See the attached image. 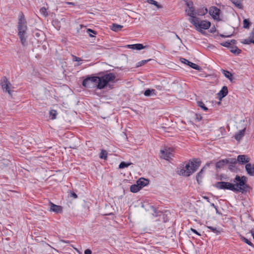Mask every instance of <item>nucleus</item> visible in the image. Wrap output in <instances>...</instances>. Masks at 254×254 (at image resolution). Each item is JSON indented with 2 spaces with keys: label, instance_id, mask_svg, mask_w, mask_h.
<instances>
[{
  "label": "nucleus",
  "instance_id": "1",
  "mask_svg": "<svg viewBox=\"0 0 254 254\" xmlns=\"http://www.w3.org/2000/svg\"><path fill=\"white\" fill-rule=\"evenodd\" d=\"M18 35L20 42L23 46L27 45V27L26 22L24 18V14L21 12L19 15L18 23L17 25Z\"/></svg>",
  "mask_w": 254,
  "mask_h": 254
},
{
  "label": "nucleus",
  "instance_id": "2",
  "mask_svg": "<svg viewBox=\"0 0 254 254\" xmlns=\"http://www.w3.org/2000/svg\"><path fill=\"white\" fill-rule=\"evenodd\" d=\"M247 178L246 177L239 176L236 175L233 180V185L235 189V191L241 192L242 193L246 192L249 189V186L247 184Z\"/></svg>",
  "mask_w": 254,
  "mask_h": 254
},
{
  "label": "nucleus",
  "instance_id": "3",
  "mask_svg": "<svg viewBox=\"0 0 254 254\" xmlns=\"http://www.w3.org/2000/svg\"><path fill=\"white\" fill-rule=\"evenodd\" d=\"M200 164V161L198 159L193 160L181 168L179 171V174L183 176H189L196 171Z\"/></svg>",
  "mask_w": 254,
  "mask_h": 254
},
{
  "label": "nucleus",
  "instance_id": "4",
  "mask_svg": "<svg viewBox=\"0 0 254 254\" xmlns=\"http://www.w3.org/2000/svg\"><path fill=\"white\" fill-rule=\"evenodd\" d=\"M116 78V76L113 73H109L99 77V82L98 85V89H101L104 88L107 84L114 81Z\"/></svg>",
  "mask_w": 254,
  "mask_h": 254
},
{
  "label": "nucleus",
  "instance_id": "5",
  "mask_svg": "<svg viewBox=\"0 0 254 254\" xmlns=\"http://www.w3.org/2000/svg\"><path fill=\"white\" fill-rule=\"evenodd\" d=\"M99 81V77H88L83 81L82 85L89 88H93L95 87L98 88Z\"/></svg>",
  "mask_w": 254,
  "mask_h": 254
},
{
  "label": "nucleus",
  "instance_id": "6",
  "mask_svg": "<svg viewBox=\"0 0 254 254\" xmlns=\"http://www.w3.org/2000/svg\"><path fill=\"white\" fill-rule=\"evenodd\" d=\"M190 21L197 28L200 29H208L211 25L209 21L206 20L199 21V19L190 18Z\"/></svg>",
  "mask_w": 254,
  "mask_h": 254
},
{
  "label": "nucleus",
  "instance_id": "7",
  "mask_svg": "<svg viewBox=\"0 0 254 254\" xmlns=\"http://www.w3.org/2000/svg\"><path fill=\"white\" fill-rule=\"evenodd\" d=\"M215 187L219 189H226L235 191V189L233 184L225 182H219L215 184Z\"/></svg>",
  "mask_w": 254,
  "mask_h": 254
},
{
  "label": "nucleus",
  "instance_id": "8",
  "mask_svg": "<svg viewBox=\"0 0 254 254\" xmlns=\"http://www.w3.org/2000/svg\"><path fill=\"white\" fill-rule=\"evenodd\" d=\"M173 150L170 147H165L160 150V157L165 160H168L173 156Z\"/></svg>",
  "mask_w": 254,
  "mask_h": 254
},
{
  "label": "nucleus",
  "instance_id": "9",
  "mask_svg": "<svg viewBox=\"0 0 254 254\" xmlns=\"http://www.w3.org/2000/svg\"><path fill=\"white\" fill-rule=\"evenodd\" d=\"M0 84L3 90H5V92H7L9 95H12V91L10 90L12 85L7 79L4 77L1 81Z\"/></svg>",
  "mask_w": 254,
  "mask_h": 254
},
{
  "label": "nucleus",
  "instance_id": "10",
  "mask_svg": "<svg viewBox=\"0 0 254 254\" xmlns=\"http://www.w3.org/2000/svg\"><path fill=\"white\" fill-rule=\"evenodd\" d=\"M186 4L188 7V8L186 9L188 15L190 16V18H196L197 17L195 16L196 11H195V9L193 6L192 2L189 1L187 2Z\"/></svg>",
  "mask_w": 254,
  "mask_h": 254
},
{
  "label": "nucleus",
  "instance_id": "11",
  "mask_svg": "<svg viewBox=\"0 0 254 254\" xmlns=\"http://www.w3.org/2000/svg\"><path fill=\"white\" fill-rule=\"evenodd\" d=\"M236 160L235 159L230 158L221 160L216 163V168L217 169L222 168L225 165L228 163H236Z\"/></svg>",
  "mask_w": 254,
  "mask_h": 254
},
{
  "label": "nucleus",
  "instance_id": "12",
  "mask_svg": "<svg viewBox=\"0 0 254 254\" xmlns=\"http://www.w3.org/2000/svg\"><path fill=\"white\" fill-rule=\"evenodd\" d=\"M220 10L214 6L211 7L209 8V14L212 16V17L215 20H220L219 15H220Z\"/></svg>",
  "mask_w": 254,
  "mask_h": 254
},
{
  "label": "nucleus",
  "instance_id": "13",
  "mask_svg": "<svg viewBox=\"0 0 254 254\" xmlns=\"http://www.w3.org/2000/svg\"><path fill=\"white\" fill-rule=\"evenodd\" d=\"M181 61L182 63L185 64H188L190 67H191V68H193L194 69H196V70H200L201 69V67L199 65H198L197 64H195L191 63V62L188 61L187 60H186L185 59L182 58L181 59Z\"/></svg>",
  "mask_w": 254,
  "mask_h": 254
},
{
  "label": "nucleus",
  "instance_id": "14",
  "mask_svg": "<svg viewBox=\"0 0 254 254\" xmlns=\"http://www.w3.org/2000/svg\"><path fill=\"white\" fill-rule=\"evenodd\" d=\"M50 210L58 213L62 211L63 208L61 206L56 205L52 202L50 204Z\"/></svg>",
  "mask_w": 254,
  "mask_h": 254
},
{
  "label": "nucleus",
  "instance_id": "15",
  "mask_svg": "<svg viewBox=\"0 0 254 254\" xmlns=\"http://www.w3.org/2000/svg\"><path fill=\"white\" fill-rule=\"evenodd\" d=\"M250 160V158L245 155H240L237 157V161L240 163H248Z\"/></svg>",
  "mask_w": 254,
  "mask_h": 254
},
{
  "label": "nucleus",
  "instance_id": "16",
  "mask_svg": "<svg viewBox=\"0 0 254 254\" xmlns=\"http://www.w3.org/2000/svg\"><path fill=\"white\" fill-rule=\"evenodd\" d=\"M246 170L247 173L251 176H254V164L251 163H248L245 166Z\"/></svg>",
  "mask_w": 254,
  "mask_h": 254
},
{
  "label": "nucleus",
  "instance_id": "17",
  "mask_svg": "<svg viewBox=\"0 0 254 254\" xmlns=\"http://www.w3.org/2000/svg\"><path fill=\"white\" fill-rule=\"evenodd\" d=\"M210 165V163H207L204 167L201 170V171L197 174L196 176V180L198 184H200L201 182V179L202 178V175L203 172H204V170L208 167Z\"/></svg>",
  "mask_w": 254,
  "mask_h": 254
},
{
  "label": "nucleus",
  "instance_id": "18",
  "mask_svg": "<svg viewBox=\"0 0 254 254\" xmlns=\"http://www.w3.org/2000/svg\"><path fill=\"white\" fill-rule=\"evenodd\" d=\"M228 94V89L225 86H223L221 90L218 92V97L221 99L225 97Z\"/></svg>",
  "mask_w": 254,
  "mask_h": 254
},
{
  "label": "nucleus",
  "instance_id": "19",
  "mask_svg": "<svg viewBox=\"0 0 254 254\" xmlns=\"http://www.w3.org/2000/svg\"><path fill=\"white\" fill-rule=\"evenodd\" d=\"M127 47L130 49H135V50H142V49H144V47L141 44L128 45H127Z\"/></svg>",
  "mask_w": 254,
  "mask_h": 254
},
{
  "label": "nucleus",
  "instance_id": "20",
  "mask_svg": "<svg viewBox=\"0 0 254 254\" xmlns=\"http://www.w3.org/2000/svg\"><path fill=\"white\" fill-rule=\"evenodd\" d=\"M207 12V8L205 7H201L196 10L195 15L202 16L204 15Z\"/></svg>",
  "mask_w": 254,
  "mask_h": 254
},
{
  "label": "nucleus",
  "instance_id": "21",
  "mask_svg": "<svg viewBox=\"0 0 254 254\" xmlns=\"http://www.w3.org/2000/svg\"><path fill=\"white\" fill-rule=\"evenodd\" d=\"M136 183L139 187H140V189H141L148 184V181L144 179H140L136 182Z\"/></svg>",
  "mask_w": 254,
  "mask_h": 254
},
{
  "label": "nucleus",
  "instance_id": "22",
  "mask_svg": "<svg viewBox=\"0 0 254 254\" xmlns=\"http://www.w3.org/2000/svg\"><path fill=\"white\" fill-rule=\"evenodd\" d=\"M245 130V129L240 130L239 131V132L237 133L236 134V135L235 136V138L237 140L239 141L242 139V138L244 135Z\"/></svg>",
  "mask_w": 254,
  "mask_h": 254
},
{
  "label": "nucleus",
  "instance_id": "23",
  "mask_svg": "<svg viewBox=\"0 0 254 254\" xmlns=\"http://www.w3.org/2000/svg\"><path fill=\"white\" fill-rule=\"evenodd\" d=\"M123 27V25L114 23L111 26V29L112 30H113L114 31L118 32V31L121 30V29Z\"/></svg>",
  "mask_w": 254,
  "mask_h": 254
},
{
  "label": "nucleus",
  "instance_id": "24",
  "mask_svg": "<svg viewBox=\"0 0 254 254\" xmlns=\"http://www.w3.org/2000/svg\"><path fill=\"white\" fill-rule=\"evenodd\" d=\"M231 1L238 8L242 9L243 8V5L242 4L243 0H231Z\"/></svg>",
  "mask_w": 254,
  "mask_h": 254
},
{
  "label": "nucleus",
  "instance_id": "25",
  "mask_svg": "<svg viewBox=\"0 0 254 254\" xmlns=\"http://www.w3.org/2000/svg\"><path fill=\"white\" fill-rule=\"evenodd\" d=\"M130 191L132 192H137L139 190H141L140 187H139L138 185H137V184L132 185L130 186Z\"/></svg>",
  "mask_w": 254,
  "mask_h": 254
},
{
  "label": "nucleus",
  "instance_id": "26",
  "mask_svg": "<svg viewBox=\"0 0 254 254\" xmlns=\"http://www.w3.org/2000/svg\"><path fill=\"white\" fill-rule=\"evenodd\" d=\"M207 228L216 235H218L221 233V231L216 227L212 226H207Z\"/></svg>",
  "mask_w": 254,
  "mask_h": 254
},
{
  "label": "nucleus",
  "instance_id": "27",
  "mask_svg": "<svg viewBox=\"0 0 254 254\" xmlns=\"http://www.w3.org/2000/svg\"><path fill=\"white\" fill-rule=\"evenodd\" d=\"M222 72H223L224 75L226 78L229 79L230 81H232V80H233V75H232V74H231V72H230L228 71L225 70H222Z\"/></svg>",
  "mask_w": 254,
  "mask_h": 254
},
{
  "label": "nucleus",
  "instance_id": "28",
  "mask_svg": "<svg viewBox=\"0 0 254 254\" xmlns=\"http://www.w3.org/2000/svg\"><path fill=\"white\" fill-rule=\"evenodd\" d=\"M147 2L150 4L154 5L156 7L157 9H160L162 8V6L154 0H147Z\"/></svg>",
  "mask_w": 254,
  "mask_h": 254
},
{
  "label": "nucleus",
  "instance_id": "29",
  "mask_svg": "<svg viewBox=\"0 0 254 254\" xmlns=\"http://www.w3.org/2000/svg\"><path fill=\"white\" fill-rule=\"evenodd\" d=\"M231 52L236 55H239L241 53V50L237 47H232L231 48Z\"/></svg>",
  "mask_w": 254,
  "mask_h": 254
},
{
  "label": "nucleus",
  "instance_id": "30",
  "mask_svg": "<svg viewBox=\"0 0 254 254\" xmlns=\"http://www.w3.org/2000/svg\"><path fill=\"white\" fill-rule=\"evenodd\" d=\"M197 104L203 111H208V108L205 106L204 104L202 101H197Z\"/></svg>",
  "mask_w": 254,
  "mask_h": 254
},
{
  "label": "nucleus",
  "instance_id": "31",
  "mask_svg": "<svg viewBox=\"0 0 254 254\" xmlns=\"http://www.w3.org/2000/svg\"><path fill=\"white\" fill-rule=\"evenodd\" d=\"M155 92V90L154 89H147L145 91L144 94L145 96H149L151 95L152 94H154Z\"/></svg>",
  "mask_w": 254,
  "mask_h": 254
},
{
  "label": "nucleus",
  "instance_id": "32",
  "mask_svg": "<svg viewBox=\"0 0 254 254\" xmlns=\"http://www.w3.org/2000/svg\"><path fill=\"white\" fill-rule=\"evenodd\" d=\"M107 154L106 150H102L100 154V157L101 159H106L107 157Z\"/></svg>",
  "mask_w": 254,
  "mask_h": 254
},
{
  "label": "nucleus",
  "instance_id": "33",
  "mask_svg": "<svg viewBox=\"0 0 254 254\" xmlns=\"http://www.w3.org/2000/svg\"><path fill=\"white\" fill-rule=\"evenodd\" d=\"M250 25V22L248 19H245L243 21V27L245 28L248 29L249 28Z\"/></svg>",
  "mask_w": 254,
  "mask_h": 254
},
{
  "label": "nucleus",
  "instance_id": "34",
  "mask_svg": "<svg viewBox=\"0 0 254 254\" xmlns=\"http://www.w3.org/2000/svg\"><path fill=\"white\" fill-rule=\"evenodd\" d=\"M40 13L45 17H46L48 15V13L47 11L46 8L45 7H42L40 10Z\"/></svg>",
  "mask_w": 254,
  "mask_h": 254
},
{
  "label": "nucleus",
  "instance_id": "35",
  "mask_svg": "<svg viewBox=\"0 0 254 254\" xmlns=\"http://www.w3.org/2000/svg\"><path fill=\"white\" fill-rule=\"evenodd\" d=\"M131 163H126L125 162H122L119 165V168H121V169H123V168H125L126 167H127L128 166H129Z\"/></svg>",
  "mask_w": 254,
  "mask_h": 254
},
{
  "label": "nucleus",
  "instance_id": "36",
  "mask_svg": "<svg viewBox=\"0 0 254 254\" xmlns=\"http://www.w3.org/2000/svg\"><path fill=\"white\" fill-rule=\"evenodd\" d=\"M57 114V113L56 110H53L50 112V116L51 117L52 120L56 119Z\"/></svg>",
  "mask_w": 254,
  "mask_h": 254
},
{
  "label": "nucleus",
  "instance_id": "37",
  "mask_svg": "<svg viewBox=\"0 0 254 254\" xmlns=\"http://www.w3.org/2000/svg\"><path fill=\"white\" fill-rule=\"evenodd\" d=\"M235 42V40H232L230 42L226 41L225 42H223V43H221V45L224 47H228L231 45V43H234Z\"/></svg>",
  "mask_w": 254,
  "mask_h": 254
},
{
  "label": "nucleus",
  "instance_id": "38",
  "mask_svg": "<svg viewBox=\"0 0 254 254\" xmlns=\"http://www.w3.org/2000/svg\"><path fill=\"white\" fill-rule=\"evenodd\" d=\"M150 61H151V59H148L147 60H142L141 62H139L137 64L136 66L137 67L140 66Z\"/></svg>",
  "mask_w": 254,
  "mask_h": 254
},
{
  "label": "nucleus",
  "instance_id": "39",
  "mask_svg": "<svg viewBox=\"0 0 254 254\" xmlns=\"http://www.w3.org/2000/svg\"><path fill=\"white\" fill-rule=\"evenodd\" d=\"M241 239H242V241H243L245 243H246L249 246H253V244L251 243V242L250 240H249L248 239H247V238H246L244 237H242Z\"/></svg>",
  "mask_w": 254,
  "mask_h": 254
},
{
  "label": "nucleus",
  "instance_id": "40",
  "mask_svg": "<svg viewBox=\"0 0 254 254\" xmlns=\"http://www.w3.org/2000/svg\"><path fill=\"white\" fill-rule=\"evenodd\" d=\"M87 32L89 34V36L90 37H94V35H92V34H90V33H92L93 34H96V32L91 29H88L87 30Z\"/></svg>",
  "mask_w": 254,
  "mask_h": 254
},
{
  "label": "nucleus",
  "instance_id": "41",
  "mask_svg": "<svg viewBox=\"0 0 254 254\" xmlns=\"http://www.w3.org/2000/svg\"><path fill=\"white\" fill-rule=\"evenodd\" d=\"M252 39H244L242 43L244 44H250L252 43Z\"/></svg>",
  "mask_w": 254,
  "mask_h": 254
},
{
  "label": "nucleus",
  "instance_id": "42",
  "mask_svg": "<svg viewBox=\"0 0 254 254\" xmlns=\"http://www.w3.org/2000/svg\"><path fill=\"white\" fill-rule=\"evenodd\" d=\"M91 253H92V252L89 249H87L84 252L85 254H91Z\"/></svg>",
  "mask_w": 254,
  "mask_h": 254
},
{
  "label": "nucleus",
  "instance_id": "43",
  "mask_svg": "<svg viewBox=\"0 0 254 254\" xmlns=\"http://www.w3.org/2000/svg\"><path fill=\"white\" fill-rule=\"evenodd\" d=\"M71 196L72 197H73V198H77V195H76V194L75 192H71Z\"/></svg>",
  "mask_w": 254,
  "mask_h": 254
},
{
  "label": "nucleus",
  "instance_id": "44",
  "mask_svg": "<svg viewBox=\"0 0 254 254\" xmlns=\"http://www.w3.org/2000/svg\"><path fill=\"white\" fill-rule=\"evenodd\" d=\"M190 230L193 232V233H195L196 234H197V235L198 236H200V234L199 233H198L195 229H192V228H191L190 229Z\"/></svg>",
  "mask_w": 254,
  "mask_h": 254
},
{
  "label": "nucleus",
  "instance_id": "45",
  "mask_svg": "<svg viewBox=\"0 0 254 254\" xmlns=\"http://www.w3.org/2000/svg\"><path fill=\"white\" fill-rule=\"evenodd\" d=\"M73 59L75 61H81V60H80V59L79 58H78V57H75V56L73 57Z\"/></svg>",
  "mask_w": 254,
  "mask_h": 254
},
{
  "label": "nucleus",
  "instance_id": "46",
  "mask_svg": "<svg viewBox=\"0 0 254 254\" xmlns=\"http://www.w3.org/2000/svg\"><path fill=\"white\" fill-rule=\"evenodd\" d=\"M195 116H196V120H197L198 121H199L201 119V117L200 116L195 115Z\"/></svg>",
  "mask_w": 254,
  "mask_h": 254
},
{
  "label": "nucleus",
  "instance_id": "47",
  "mask_svg": "<svg viewBox=\"0 0 254 254\" xmlns=\"http://www.w3.org/2000/svg\"><path fill=\"white\" fill-rule=\"evenodd\" d=\"M210 205H211V206H212V207H213L214 208H215V209H216V211H217V208L216 206L214 205V203H211L210 204Z\"/></svg>",
  "mask_w": 254,
  "mask_h": 254
},
{
  "label": "nucleus",
  "instance_id": "48",
  "mask_svg": "<svg viewBox=\"0 0 254 254\" xmlns=\"http://www.w3.org/2000/svg\"><path fill=\"white\" fill-rule=\"evenodd\" d=\"M251 233L254 239V230H252L251 231Z\"/></svg>",
  "mask_w": 254,
  "mask_h": 254
},
{
  "label": "nucleus",
  "instance_id": "49",
  "mask_svg": "<svg viewBox=\"0 0 254 254\" xmlns=\"http://www.w3.org/2000/svg\"><path fill=\"white\" fill-rule=\"evenodd\" d=\"M203 198L207 200V202H209V200L208 197L204 196Z\"/></svg>",
  "mask_w": 254,
  "mask_h": 254
},
{
  "label": "nucleus",
  "instance_id": "50",
  "mask_svg": "<svg viewBox=\"0 0 254 254\" xmlns=\"http://www.w3.org/2000/svg\"><path fill=\"white\" fill-rule=\"evenodd\" d=\"M62 242H63V243H69V241H65V240H61V241Z\"/></svg>",
  "mask_w": 254,
  "mask_h": 254
},
{
  "label": "nucleus",
  "instance_id": "51",
  "mask_svg": "<svg viewBox=\"0 0 254 254\" xmlns=\"http://www.w3.org/2000/svg\"><path fill=\"white\" fill-rule=\"evenodd\" d=\"M221 36L222 37H230L231 36V35L225 36V35H221Z\"/></svg>",
  "mask_w": 254,
  "mask_h": 254
},
{
  "label": "nucleus",
  "instance_id": "52",
  "mask_svg": "<svg viewBox=\"0 0 254 254\" xmlns=\"http://www.w3.org/2000/svg\"><path fill=\"white\" fill-rule=\"evenodd\" d=\"M67 3L68 4H71V5H73V2H67Z\"/></svg>",
  "mask_w": 254,
  "mask_h": 254
},
{
  "label": "nucleus",
  "instance_id": "53",
  "mask_svg": "<svg viewBox=\"0 0 254 254\" xmlns=\"http://www.w3.org/2000/svg\"><path fill=\"white\" fill-rule=\"evenodd\" d=\"M254 35V31L252 32V35L253 36Z\"/></svg>",
  "mask_w": 254,
  "mask_h": 254
},
{
  "label": "nucleus",
  "instance_id": "54",
  "mask_svg": "<svg viewBox=\"0 0 254 254\" xmlns=\"http://www.w3.org/2000/svg\"><path fill=\"white\" fill-rule=\"evenodd\" d=\"M254 44V40H252V42Z\"/></svg>",
  "mask_w": 254,
  "mask_h": 254
},
{
  "label": "nucleus",
  "instance_id": "55",
  "mask_svg": "<svg viewBox=\"0 0 254 254\" xmlns=\"http://www.w3.org/2000/svg\"><path fill=\"white\" fill-rule=\"evenodd\" d=\"M176 37H177V38H178V39H180L179 37L177 35H176Z\"/></svg>",
  "mask_w": 254,
  "mask_h": 254
},
{
  "label": "nucleus",
  "instance_id": "56",
  "mask_svg": "<svg viewBox=\"0 0 254 254\" xmlns=\"http://www.w3.org/2000/svg\"><path fill=\"white\" fill-rule=\"evenodd\" d=\"M152 208H153V209L154 211H155V208H154V207H152Z\"/></svg>",
  "mask_w": 254,
  "mask_h": 254
}]
</instances>
